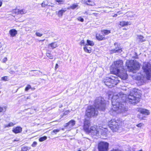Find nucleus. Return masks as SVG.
<instances>
[{"label": "nucleus", "mask_w": 151, "mask_h": 151, "mask_svg": "<svg viewBox=\"0 0 151 151\" xmlns=\"http://www.w3.org/2000/svg\"><path fill=\"white\" fill-rule=\"evenodd\" d=\"M139 91L137 89L132 90L127 98L126 95L122 92L119 93H114L112 97V107L111 110L118 113L124 112L127 111V109L124 105L125 102L126 101L131 104L139 102L141 97L138 92Z\"/></svg>", "instance_id": "f257e3e1"}, {"label": "nucleus", "mask_w": 151, "mask_h": 151, "mask_svg": "<svg viewBox=\"0 0 151 151\" xmlns=\"http://www.w3.org/2000/svg\"><path fill=\"white\" fill-rule=\"evenodd\" d=\"M126 64L129 70L133 73H135L140 68V64L136 60H128Z\"/></svg>", "instance_id": "f03ea898"}, {"label": "nucleus", "mask_w": 151, "mask_h": 151, "mask_svg": "<svg viewBox=\"0 0 151 151\" xmlns=\"http://www.w3.org/2000/svg\"><path fill=\"white\" fill-rule=\"evenodd\" d=\"M94 106L99 110L104 111L106 109V101L103 98L98 97L94 101Z\"/></svg>", "instance_id": "7ed1b4c3"}, {"label": "nucleus", "mask_w": 151, "mask_h": 151, "mask_svg": "<svg viewBox=\"0 0 151 151\" xmlns=\"http://www.w3.org/2000/svg\"><path fill=\"white\" fill-rule=\"evenodd\" d=\"M124 69L123 61L121 60H118L114 62L111 71L114 74H118L119 71L122 70V69Z\"/></svg>", "instance_id": "20e7f679"}, {"label": "nucleus", "mask_w": 151, "mask_h": 151, "mask_svg": "<svg viewBox=\"0 0 151 151\" xmlns=\"http://www.w3.org/2000/svg\"><path fill=\"white\" fill-rule=\"evenodd\" d=\"M119 81L117 77H106L104 79V83L105 85L111 88L116 85Z\"/></svg>", "instance_id": "39448f33"}, {"label": "nucleus", "mask_w": 151, "mask_h": 151, "mask_svg": "<svg viewBox=\"0 0 151 151\" xmlns=\"http://www.w3.org/2000/svg\"><path fill=\"white\" fill-rule=\"evenodd\" d=\"M142 69L147 76V78L148 80L151 79V65L149 63L145 62L144 63Z\"/></svg>", "instance_id": "423d86ee"}, {"label": "nucleus", "mask_w": 151, "mask_h": 151, "mask_svg": "<svg viewBox=\"0 0 151 151\" xmlns=\"http://www.w3.org/2000/svg\"><path fill=\"white\" fill-rule=\"evenodd\" d=\"M98 113V111L95 110V108L93 106H88L86 109V115L88 118L96 116Z\"/></svg>", "instance_id": "0eeeda50"}, {"label": "nucleus", "mask_w": 151, "mask_h": 151, "mask_svg": "<svg viewBox=\"0 0 151 151\" xmlns=\"http://www.w3.org/2000/svg\"><path fill=\"white\" fill-rule=\"evenodd\" d=\"M110 128L113 130V131H116L120 128L119 123L117 122L114 120H111L108 123Z\"/></svg>", "instance_id": "6e6552de"}, {"label": "nucleus", "mask_w": 151, "mask_h": 151, "mask_svg": "<svg viewBox=\"0 0 151 151\" xmlns=\"http://www.w3.org/2000/svg\"><path fill=\"white\" fill-rule=\"evenodd\" d=\"M109 143L105 142H101L98 144V149L99 151H108Z\"/></svg>", "instance_id": "1a4fd4ad"}, {"label": "nucleus", "mask_w": 151, "mask_h": 151, "mask_svg": "<svg viewBox=\"0 0 151 151\" xmlns=\"http://www.w3.org/2000/svg\"><path fill=\"white\" fill-rule=\"evenodd\" d=\"M115 48L110 50V53L111 54L114 53H120L122 51V50L120 46L119 43L115 42L114 44Z\"/></svg>", "instance_id": "9d476101"}, {"label": "nucleus", "mask_w": 151, "mask_h": 151, "mask_svg": "<svg viewBox=\"0 0 151 151\" xmlns=\"http://www.w3.org/2000/svg\"><path fill=\"white\" fill-rule=\"evenodd\" d=\"M86 132L91 133L93 135H96L99 134V131L97 126L91 127L90 129H89V131Z\"/></svg>", "instance_id": "9b49d317"}, {"label": "nucleus", "mask_w": 151, "mask_h": 151, "mask_svg": "<svg viewBox=\"0 0 151 151\" xmlns=\"http://www.w3.org/2000/svg\"><path fill=\"white\" fill-rule=\"evenodd\" d=\"M115 74L116 75H118L122 79L124 80L126 79L127 78L128 76L127 74L126 73V72L124 69H122V70L119 71L118 74Z\"/></svg>", "instance_id": "f8f14e48"}, {"label": "nucleus", "mask_w": 151, "mask_h": 151, "mask_svg": "<svg viewBox=\"0 0 151 151\" xmlns=\"http://www.w3.org/2000/svg\"><path fill=\"white\" fill-rule=\"evenodd\" d=\"M136 78L137 80L140 81L142 83H143L147 79L148 80L147 78V76H145L141 73L138 74Z\"/></svg>", "instance_id": "ddd939ff"}, {"label": "nucleus", "mask_w": 151, "mask_h": 151, "mask_svg": "<svg viewBox=\"0 0 151 151\" xmlns=\"http://www.w3.org/2000/svg\"><path fill=\"white\" fill-rule=\"evenodd\" d=\"M90 125V121L89 120L86 118L84 121V125L83 127L84 130L86 131H89V127Z\"/></svg>", "instance_id": "4468645a"}, {"label": "nucleus", "mask_w": 151, "mask_h": 151, "mask_svg": "<svg viewBox=\"0 0 151 151\" xmlns=\"http://www.w3.org/2000/svg\"><path fill=\"white\" fill-rule=\"evenodd\" d=\"M76 121L73 120H71L65 124L64 125V127H66L69 126L70 128L73 126L75 124Z\"/></svg>", "instance_id": "2eb2a0df"}, {"label": "nucleus", "mask_w": 151, "mask_h": 151, "mask_svg": "<svg viewBox=\"0 0 151 151\" xmlns=\"http://www.w3.org/2000/svg\"><path fill=\"white\" fill-rule=\"evenodd\" d=\"M22 131V128L20 127H14L12 129V132L15 134L21 133Z\"/></svg>", "instance_id": "dca6fc26"}, {"label": "nucleus", "mask_w": 151, "mask_h": 151, "mask_svg": "<svg viewBox=\"0 0 151 151\" xmlns=\"http://www.w3.org/2000/svg\"><path fill=\"white\" fill-rule=\"evenodd\" d=\"M9 33L11 37H14L17 33V31L15 29L10 30L9 31Z\"/></svg>", "instance_id": "f3484780"}, {"label": "nucleus", "mask_w": 151, "mask_h": 151, "mask_svg": "<svg viewBox=\"0 0 151 151\" xmlns=\"http://www.w3.org/2000/svg\"><path fill=\"white\" fill-rule=\"evenodd\" d=\"M84 2L88 5L91 6H95L96 4L95 2L91 0H83Z\"/></svg>", "instance_id": "a211bd4d"}, {"label": "nucleus", "mask_w": 151, "mask_h": 151, "mask_svg": "<svg viewBox=\"0 0 151 151\" xmlns=\"http://www.w3.org/2000/svg\"><path fill=\"white\" fill-rule=\"evenodd\" d=\"M139 111L142 114L147 115H149L150 114L149 111L145 109H140L139 110Z\"/></svg>", "instance_id": "6ab92c4d"}, {"label": "nucleus", "mask_w": 151, "mask_h": 151, "mask_svg": "<svg viewBox=\"0 0 151 151\" xmlns=\"http://www.w3.org/2000/svg\"><path fill=\"white\" fill-rule=\"evenodd\" d=\"M131 23L130 22H125V21H121L119 22V24L122 27H124L130 25Z\"/></svg>", "instance_id": "aec40b11"}, {"label": "nucleus", "mask_w": 151, "mask_h": 151, "mask_svg": "<svg viewBox=\"0 0 151 151\" xmlns=\"http://www.w3.org/2000/svg\"><path fill=\"white\" fill-rule=\"evenodd\" d=\"M66 11L65 9H62L60 10L57 13V15L59 17H62L63 15V14Z\"/></svg>", "instance_id": "412c9836"}, {"label": "nucleus", "mask_w": 151, "mask_h": 151, "mask_svg": "<svg viewBox=\"0 0 151 151\" xmlns=\"http://www.w3.org/2000/svg\"><path fill=\"white\" fill-rule=\"evenodd\" d=\"M96 38L99 40H104L106 39V38L103 37L102 35L98 34H96Z\"/></svg>", "instance_id": "4be33fe9"}, {"label": "nucleus", "mask_w": 151, "mask_h": 151, "mask_svg": "<svg viewBox=\"0 0 151 151\" xmlns=\"http://www.w3.org/2000/svg\"><path fill=\"white\" fill-rule=\"evenodd\" d=\"M78 5L77 4H73L70 6L68 7L67 9H74L78 8Z\"/></svg>", "instance_id": "5701e85b"}, {"label": "nucleus", "mask_w": 151, "mask_h": 151, "mask_svg": "<svg viewBox=\"0 0 151 151\" xmlns=\"http://www.w3.org/2000/svg\"><path fill=\"white\" fill-rule=\"evenodd\" d=\"M57 46V43L56 42H52L48 45V47H51L52 49L55 48Z\"/></svg>", "instance_id": "b1692460"}, {"label": "nucleus", "mask_w": 151, "mask_h": 151, "mask_svg": "<svg viewBox=\"0 0 151 151\" xmlns=\"http://www.w3.org/2000/svg\"><path fill=\"white\" fill-rule=\"evenodd\" d=\"M84 51L86 52L90 53L91 52V49L90 47H88V46L86 45L83 48Z\"/></svg>", "instance_id": "393cba45"}, {"label": "nucleus", "mask_w": 151, "mask_h": 151, "mask_svg": "<svg viewBox=\"0 0 151 151\" xmlns=\"http://www.w3.org/2000/svg\"><path fill=\"white\" fill-rule=\"evenodd\" d=\"M101 134L102 135L106 137L107 135V133L108 132L106 129H102L101 130Z\"/></svg>", "instance_id": "a878e982"}, {"label": "nucleus", "mask_w": 151, "mask_h": 151, "mask_svg": "<svg viewBox=\"0 0 151 151\" xmlns=\"http://www.w3.org/2000/svg\"><path fill=\"white\" fill-rule=\"evenodd\" d=\"M135 15V14L132 12H128L127 13V16L128 17H133Z\"/></svg>", "instance_id": "bb28decb"}, {"label": "nucleus", "mask_w": 151, "mask_h": 151, "mask_svg": "<svg viewBox=\"0 0 151 151\" xmlns=\"http://www.w3.org/2000/svg\"><path fill=\"white\" fill-rule=\"evenodd\" d=\"M31 147H28L23 146L21 147V150L22 151H29Z\"/></svg>", "instance_id": "cd10ccee"}, {"label": "nucleus", "mask_w": 151, "mask_h": 151, "mask_svg": "<svg viewBox=\"0 0 151 151\" xmlns=\"http://www.w3.org/2000/svg\"><path fill=\"white\" fill-rule=\"evenodd\" d=\"M86 44H87V46L89 45L91 46L94 45V42L93 41L89 40H87Z\"/></svg>", "instance_id": "c85d7f7f"}, {"label": "nucleus", "mask_w": 151, "mask_h": 151, "mask_svg": "<svg viewBox=\"0 0 151 151\" xmlns=\"http://www.w3.org/2000/svg\"><path fill=\"white\" fill-rule=\"evenodd\" d=\"M137 37L139 40L140 42H142L145 41V40L144 39V37L142 36L141 35H138Z\"/></svg>", "instance_id": "c756f323"}, {"label": "nucleus", "mask_w": 151, "mask_h": 151, "mask_svg": "<svg viewBox=\"0 0 151 151\" xmlns=\"http://www.w3.org/2000/svg\"><path fill=\"white\" fill-rule=\"evenodd\" d=\"M101 32H103L104 34L106 35H108L111 32L110 30L105 29L102 30Z\"/></svg>", "instance_id": "7c9ffc66"}, {"label": "nucleus", "mask_w": 151, "mask_h": 151, "mask_svg": "<svg viewBox=\"0 0 151 151\" xmlns=\"http://www.w3.org/2000/svg\"><path fill=\"white\" fill-rule=\"evenodd\" d=\"M46 55L48 58L50 59H52L53 58V56L50 53L48 52L47 53Z\"/></svg>", "instance_id": "2f4dec72"}, {"label": "nucleus", "mask_w": 151, "mask_h": 151, "mask_svg": "<svg viewBox=\"0 0 151 151\" xmlns=\"http://www.w3.org/2000/svg\"><path fill=\"white\" fill-rule=\"evenodd\" d=\"M47 139V137L46 136H44L43 137H40L39 139V140L40 142H42L45 140H46Z\"/></svg>", "instance_id": "473e14b6"}, {"label": "nucleus", "mask_w": 151, "mask_h": 151, "mask_svg": "<svg viewBox=\"0 0 151 151\" xmlns=\"http://www.w3.org/2000/svg\"><path fill=\"white\" fill-rule=\"evenodd\" d=\"M19 14H24L27 12V11L24 9H22L19 10Z\"/></svg>", "instance_id": "72a5a7b5"}, {"label": "nucleus", "mask_w": 151, "mask_h": 151, "mask_svg": "<svg viewBox=\"0 0 151 151\" xmlns=\"http://www.w3.org/2000/svg\"><path fill=\"white\" fill-rule=\"evenodd\" d=\"M80 44L81 45H83L85 46L86 45H87V44L85 43L84 40H81V41L80 42Z\"/></svg>", "instance_id": "f704fd0d"}, {"label": "nucleus", "mask_w": 151, "mask_h": 151, "mask_svg": "<svg viewBox=\"0 0 151 151\" xmlns=\"http://www.w3.org/2000/svg\"><path fill=\"white\" fill-rule=\"evenodd\" d=\"M41 6L42 7H45L46 6L48 5L47 4L45 3V1H43V2L41 4Z\"/></svg>", "instance_id": "c9c22d12"}, {"label": "nucleus", "mask_w": 151, "mask_h": 151, "mask_svg": "<svg viewBox=\"0 0 151 151\" xmlns=\"http://www.w3.org/2000/svg\"><path fill=\"white\" fill-rule=\"evenodd\" d=\"M19 10L18 9H14L13 10V12L15 14H19Z\"/></svg>", "instance_id": "e433bc0d"}, {"label": "nucleus", "mask_w": 151, "mask_h": 151, "mask_svg": "<svg viewBox=\"0 0 151 151\" xmlns=\"http://www.w3.org/2000/svg\"><path fill=\"white\" fill-rule=\"evenodd\" d=\"M31 88V86L29 85H28L26 87L25 90V91H27L29 89Z\"/></svg>", "instance_id": "4c0bfd02"}, {"label": "nucleus", "mask_w": 151, "mask_h": 151, "mask_svg": "<svg viewBox=\"0 0 151 151\" xmlns=\"http://www.w3.org/2000/svg\"><path fill=\"white\" fill-rule=\"evenodd\" d=\"M60 131V130L58 129H55L53 130L51 132V134H52L53 133H55V134H56L58 132Z\"/></svg>", "instance_id": "58836bf2"}, {"label": "nucleus", "mask_w": 151, "mask_h": 151, "mask_svg": "<svg viewBox=\"0 0 151 151\" xmlns=\"http://www.w3.org/2000/svg\"><path fill=\"white\" fill-rule=\"evenodd\" d=\"M35 34L37 36L39 37L42 36V34L40 33L37 31L36 32Z\"/></svg>", "instance_id": "ea45409f"}, {"label": "nucleus", "mask_w": 151, "mask_h": 151, "mask_svg": "<svg viewBox=\"0 0 151 151\" xmlns=\"http://www.w3.org/2000/svg\"><path fill=\"white\" fill-rule=\"evenodd\" d=\"M2 80L4 81H8V78L7 76H4L1 78Z\"/></svg>", "instance_id": "a19ab883"}, {"label": "nucleus", "mask_w": 151, "mask_h": 151, "mask_svg": "<svg viewBox=\"0 0 151 151\" xmlns=\"http://www.w3.org/2000/svg\"><path fill=\"white\" fill-rule=\"evenodd\" d=\"M59 4H62L64 2V0H55Z\"/></svg>", "instance_id": "79ce46f5"}, {"label": "nucleus", "mask_w": 151, "mask_h": 151, "mask_svg": "<svg viewBox=\"0 0 151 151\" xmlns=\"http://www.w3.org/2000/svg\"><path fill=\"white\" fill-rule=\"evenodd\" d=\"M7 107L6 106H4V107H0V112H2L4 111V109H6Z\"/></svg>", "instance_id": "37998d69"}, {"label": "nucleus", "mask_w": 151, "mask_h": 151, "mask_svg": "<svg viewBox=\"0 0 151 151\" xmlns=\"http://www.w3.org/2000/svg\"><path fill=\"white\" fill-rule=\"evenodd\" d=\"M144 126V124L142 123H140L136 125V126L138 127L141 128Z\"/></svg>", "instance_id": "c03bdc74"}, {"label": "nucleus", "mask_w": 151, "mask_h": 151, "mask_svg": "<svg viewBox=\"0 0 151 151\" xmlns=\"http://www.w3.org/2000/svg\"><path fill=\"white\" fill-rule=\"evenodd\" d=\"M77 19L78 21H80L82 22H83L84 21L83 19V18H82L81 17H78L77 18Z\"/></svg>", "instance_id": "a18cd8bd"}, {"label": "nucleus", "mask_w": 151, "mask_h": 151, "mask_svg": "<svg viewBox=\"0 0 151 151\" xmlns=\"http://www.w3.org/2000/svg\"><path fill=\"white\" fill-rule=\"evenodd\" d=\"M70 112V111L69 110H67L65 111L63 114L64 115H67Z\"/></svg>", "instance_id": "49530a36"}, {"label": "nucleus", "mask_w": 151, "mask_h": 151, "mask_svg": "<svg viewBox=\"0 0 151 151\" xmlns=\"http://www.w3.org/2000/svg\"><path fill=\"white\" fill-rule=\"evenodd\" d=\"M37 144V142H34L33 144L32 145V146L33 147H35Z\"/></svg>", "instance_id": "de8ad7c7"}, {"label": "nucleus", "mask_w": 151, "mask_h": 151, "mask_svg": "<svg viewBox=\"0 0 151 151\" xmlns=\"http://www.w3.org/2000/svg\"><path fill=\"white\" fill-rule=\"evenodd\" d=\"M7 60V59L6 58H4L2 60V62L3 63H5Z\"/></svg>", "instance_id": "09e8293b"}, {"label": "nucleus", "mask_w": 151, "mask_h": 151, "mask_svg": "<svg viewBox=\"0 0 151 151\" xmlns=\"http://www.w3.org/2000/svg\"><path fill=\"white\" fill-rule=\"evenodd\" d=\"M24 98L26 100L28 99H31V97L30 96H29L26 98V96H24Z\"/></svg>", "instance_id": "8fccbe9b"}, {"label": "nucleus", "mask_w": 151, "mask_h": 151, "mask_svg": "<svg viewBox=\"0 0 151 151\" xmlns=\"http://www.w3.org/2000/svg\"><path fill=\"white\" fill-rule=\"evenodd\" d=\"M9 126L10 127L13 126L14 125V124L12 122H11L10 123H9Z\"/></svg>", "instance_id": "3c124183"}, {"label": "nucleus", "mask_w": 151, "mask_h": 151, "mask_svg": "<svg viewBox=\"0 0 151 151\" xmlns=\"http://www.w3.org/2000/svg\"><path fill=\"white\" fill-rule=\"evenodd\" d=\"M58 67V65L57 64H56V65H55V69H56Z\"/></svg>", "instance_id": "603ef678"}, {"label": "nucleus", "mask_w": 151, "mask_h": 151, "mask_svg": "<svg viewBox=\"0 0 151 151\" xmlns=\"http://www.w3.org/2000/svg\"><path fill=\"white\" fill-rule=\"evenodd\" d=\"M2 4V2L1 1L0 2V7L1 6Z\"/></svg>", "instance_id": "864d4df0"}, {"label": "nucleus", "mask_w": 151, "mask_h": 151, "mask_svg": "<svg viewBox=\"0 0 151 151\" xmlns=\"http://www.w3.org/2000/svg\"><path fill=\"white\" fill-rule=\"evenodd\" d=\"M5 127H10V126H9V124L7 125H5Z\"/></svg>", "instance_id": "5fc2aeb1"}, {"label": "nucleus", "mask_w": 151, "mask_h": 151, "mask_svg": "<svg viewBox=\"0 0 151 151\" xmlns=\"http://www.w3.org/2000/svg\"><path fill=\"white\" fill-rule=\"evenodd\" d=\"M19 140L18 139H16L14 140V141H18Z\"/></svg>", "instance_id": "6e6d98bb"}, {"label": "nucleus", "mask_w": 151, "mask_h": 151, "mask_svg": "<svg viewBox=\"0 0 151 151\" xmlns=\"http://www.w3.org/2000/svg\"><path fill=\"white\" fill-rule=\"evenodd\" d=\"M117 16V14H115L113 16V17H116V16Z\"/></svg>", "instance_id": "4d7b16f0"}, {"label": "nucleus", "mask_w": 151, "mask_h": 151, "mask_svg": "<svg viewBox=\"0 0 151 151\" xmlns=\"http://www.w3.org/2000/svg\"><path fill=\"white\" fill-rule=\"evenodd\" d=\"M63 106V105L61 104L60 105V106H59V108H61Z\"/></svg>", "instance_id": "13d9d810"}, {"label": "nucleus", "mask_w": 151, "mask_h": 151, "mask_svg": "<svg viewBox=\"0 0 151 151\" xmlns=\"http://www.w3.org/2000/svg\"><path fill=\"white\" fill-rule=\"evenodd\" d=\"M104 12L105 13L108 12H107L106 10H104Z\"/></svg>", "instance_id": "bf43d9fd"}, {"label": "nucleus", "mask_w": 151, "mask_h": 151, "mask_svg": "<svg viewBox=\"0 0 151 151\" xmlns=\"http://www.w3.org/2000/svg\"><path fill=\"white\" fill-rule=\"evenodd\" d=\"M85 14H88V13L86 12L85 13Z\"/></svg>", "instance_id": "052dcab7"}, {"label": "nucleus", "mask_w": 151, "mask_h": 151, "mask_svg": "<svg viewBox=\"0 0 151 151\" xmlns=\"http://www.w3.org/2000/svg\"><path fill=\"white\" fill-rule=\"evenodd\" d=\"M38 71L36 70H32V71Z\"/></svg>", "instance_id": "680f3d73"}, {"label": "nucleus", "mask_w": 151, "mask_h": 151, "mask_svg": "<svg viewBox=\"0 0 151 151\" xmlns=\"http://www.w3.org/2000/svg\"><path fill=\"white\" fill-rule=\"evenodd\" d=\"M1 47V45L0 44V48Z\"/></svg>", "instance_id": "e2e57ef3"}, {"label": "nucleus", "mask_w": 151, "mask_h": 151, "mask_svg": "<svg viewBox=\"0 0 151 151\" xmlns=\"http://www.w3.org/2000/svg\"><path fill=\"white\" fill-rule=\"evenodd\" d=\"M93 14H96L94 13H93Z\"/></svg>", "instance_id": "0e129e2a"}, {"label": "nucleus", "mask_w": 151, "mask_h": 151, "mask_svg": "<svg viewBox=\"0 0 151 151\" xmlns=\"http://www.w3.org/2000/svg\"><path fill=\"white\" fill-rule=\"evenodd\" d=\"M45 40H42V41H44Z\"/></svg>", "instance_id": "69168bd1"}, {"label": "nucleus", "mask_w": 151, "mask_h": 151, "mask_svg": "<svg viewBox=\"0 0 151 151\" xmlns=\"http://www.w3.org/2000/svg\"><path fill=\"white\" fill-rule=\"evenodd\" d=\"M110 12H111V11H109V12H110Z\"/></svg>", "instance_id": "338daca9"}, {"label": "nucleus", "mask_w": 151, "mask_h": 151, "mask_svg": "<svg viewBox=\"0 0 151 151\" xmlns=\"http://www.w3.org/2000/svg\"><path fill=\"white\" fill-rule=\"evenodd\" d=\"M78 151H81L80 150H78Z\"/></svg>", "instance_id": "774afa93"}]
</instances>
